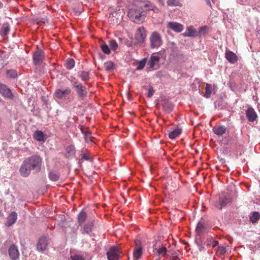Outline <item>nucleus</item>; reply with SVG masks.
<instances>
[{
  "instance_id": "nucleus-26",
  "label": "nucleus",
  "mask_w": 260,
  "mask_h": 260,
  "mask_svg": "<svg viewBox=\"0 0 260 260\" xmlns=\"http://www.w3.org/2000/svg\"><path fill=\"white\" fill-rule=\"evenodd\" d=\"M218 244V242L215 241L212 238H208L204 242V245L207 247H215Z\"/></svg>"
},
{
  "instance_id": "nucleus-27",
  "label": "nucleus",
  "mask_w": 260,
  "mask_h": 260,
  "mask_svg": "<svg viewBox=\"0 0 260 260\" xmlns=\"http://www.w3.org/2000/svg\"><path fill=\"white\" fill-rule=\"evenodd\" d=\"M78 76L84 82L87 81L89 79V73L87 72L80 71L78 72Z\"/></svg>"
},
{
  "instance_id": "nucleus-28",
  "label": "nucleus",
  "mask_w": 260,
  "mask_h": 260,
  "mask_svg": "<svg viewBox=\"0 0 260 260\" xmlns=\"http://www.w3.org/2000/svg\"><path fill=\"white\" fill-rule=\"evenodd\" d=\"M142 248H135L134 251L133 256L134 260H138L142 255Z\"/></svg>"
},
{
  "instance_id": "nucleus-1",
  "label": "nucleus",
  "mask_w": 260,
  "mask_h": 260,
  "mask_svg": "<svg viewBox=\"0 0 260 260\" xmlns=\"http://www.w3.org/2000/svg\"><path fill=\"white\" fill-rule=\"evenodd\" d=\"M42 159L38 155H33L26 158L23 162L19 171L21 175L24 177H28L31 171L35 173H38L41 169Z\"/></svg>"
},
{
  "instance_id": "nucleus-38",
  "label": "nucleus",
  "mask_w": 260,
  "mask_h": 260,
  "mask_svg": "<svg viewBox=\"0 0 260 260\" xmlns=\"http://www.w3.org/2000/svg\"><path fill=\"white\" fill-rule=\"evenodd\" d=\"M101 49H102V51L104 53H105L106 54H109L110 53V48L107 44H104L102 45L101 46Z\"/></svg>"
},
{
  "instance_id": "nucleus-50",
  "label": "nucleus",
  "mask_w": 260,
  "mask_h": 260,
  "mask_svg": "<svg viewBox=\"0 0 260 260\" xmlns=\"http://www.w3.org/2000/svg\"><path fill=\"white\" fill-rule=\"evenodd\" d=\"M205 1H206V3H207L208 5H209L210 6L211 5V3L210 2V0H205Z\"/></svg>"
},
{
  "instance_id": "nucleus-19",
  "label": "nucleus",
  "mask_w": 260,
  "mask_h": 260,
  "mask_svg": "<svg viewBox=\"0 0 260 260\" xmlns=\"http://www.w3.org/2000/svg\"><path fill=\"white\" fill-rule=\"evenodd\" d=\"M17 219V214L15 212H12L7 218V225L11 226L16 221Z\"/></svg>"
},
{
  "instance_id": "nucleus-21",
  "label": "nucleus",
  "mask_w": 260,
  "mask_h": 260,
  "mask_svg": "<svg viewBox=\"0 0 260 260\" xmlns=\"http://www.w3.org/2000/svg\"><path fill=\"white\" fill-rule=\"evenodd\" d=\"M213 131L216 135L222 136L225 133L226 127L223 125L215 126L213 128Z\"/></svg>"
},
{
  "instance_id": "nucleus-14",
  "label": "nucleus",
  "mask_w": 260,
  "mask_h": 260,
  "mask_svg": "<svg viewBox=\"0 0 260 260\" xmlns=\"http://www.w3.org/2000/svg\"><path fill=\"white\" fill-rule=\"evenodd\" d=\"M246 115L248 121L250 122H253L256 119L257 117L256 113L255 112L254 109L251 107L248 108V109L246 110Z\"/></svg>"
},
{
  "instance_id": "nucleus-48",
  "label": "nucleus",
  "mask_w": 260,
  "mask_h": 260,
  "mask_svg": "<svg viewBox=\"0 0 260 260\" xmlns=\"http://www.w3.org/2000/svg\"><path fill=\"white\" fill-rule=\"evenodd\" d=\"M86 139H90L91 138V133L88 132L85 135Z\"/></svg>"
},
{
  "instance_id": "nucleus-2",
  "label": "nucleus",
  "mask_w": 260,
  "mask_h": 260,
  "mask_svg": "<svg viewBox=\"0 0 260 260\" xmlns=\"http://www.w3.org/2000/svg\"><path fill=\"white\" fill-rule=\"evenodd\" d=\"M162 39L157 31L152 32L149 37L150 47L152 49L158 48L162 44Z\"/></svg>"
},
{
  "instance_id": "nucleus-31",
  "label": "nucleus",
  "mask_w": 260,
  "mask_h": 260,
  "mask_svg": "<svg viewBox=\"0 0 260 260\" xmlns=\"http://www.w3.org/2000/svg\"><path fill=\"white\" fill-rule=\"evenodd\" d=\"M155 250H156V252L158 255H161L162 256H165L167 254V250L166 247L165 246L161 247V248H159L158 249L155 248Z\"/></svg>"
},
{
  "instance_id": "nucleus-25",
  "label": "nucleus",
  "mask_w": 260,
  "mask_h": 260,
  "mask_svg": "<svg viewBox=\"0 0 260 260\" xmlns=\"http://www.w3.org/2000/svg\"><path fill=\"white\" fill-rule=\"evenodd\" d=\"M65 67L68 70L72 69L75 66V61L73 58H68L64 63Z\"/></svg>"
},
{
  "instance_id": "nucleus-10",
  "label": "nucleus",
  "mask_w": 260,
  "mask_h": 260,
  "mask_svg": "<svg viewBox=\"0 0 260 260\" xmlns=\"http://www.w3.org/2000/svg\"><path fill=\"white\" fill-rule=\"evenodd\" d=\"M0 93L6 98L9 99L13 98V94L10 89L2 83L0 84Z\"/></svg>"
},
{
  "instance_id": "nucleus-37",
  "label": "nucleus",
  "mask_w": 260,
  "mask_h": 260,
  "mask_svg": "<svg viewBox=\"0 0 260 260\" xmlns=\"http://www.w3.org/2000/svg\"><path fill=\"white\" fill-rule=\"evenodd\" d=\"M109 45L111 49L114 51L116 50L118 48V44L117 42L114 40L109 41Z\"/></svg>"
},
{
  "instance_id": "nucleus-52",
  "label": "nucleus",
  "mask_w": 260,
  "mask_h": 260,
  "mask_svg": "<svg viewBox=\"0 0 260 260\" xmlns=\"http://www.w3.org/2000/svg\"><path fill=\"white\" fill-rule=\"evenodd\" d=\"M3 7V4L0 2V8H2Z\"/></svg>"
},
{
  "instance_id": "nucleus-49",
  "label": "nucleus",
  "mask_w": 260,
  "mask_h": 260,
  "mask_svg": "<svg viewBox=\"0 0 260 260\" xmlns=\"http://www.w3.org/2000/svg\"><path fill=\"white\" fill-rule=\"evenodd\" d=\"M144 7V8H145V10H148V11H149V10H151V9H149V8H150V7H149V6L145 7V5Z\"/></svg>"
},
{
  "instance_id": "nucleus-3",
  "label": "nucleus",
  "mask_w": 260,
  "mask_h": 260,
  "mask_svg": "<svg viewBox=\"0 0 260 260\" xmlns=\"http://www.w3.org/2000/svg\"><path fill=\"white\" fill-rule=\"evenodd\" d=\"M128 15L133 21L138 24L142 23L146 17L144 12H140L135 9H131Z\"/></svg>"
},
{
  "instance_id": "nucleus-30",
  "label": "nucleus",
  "mask_w": 260,
  "mask_h": 260,
  "mask_svg": "<svg viewBox=\"0 0 260 260\" xmlns=\"http://www.w3.org/2000/svg\"><path fill=\"white\" fill-rule=\"evenodd\" d=\"M205 228L204 224L202 222H199L197 226L196 231L198 235L202 234L205 231Z\"/></svg>"
},
{
  "instance_id": "nucleus-5",
  "label": "nucleus",
  "mask_w": 260,
  "mask_h": 260,
  "mask_svg": "<svg viewBox=\"0 0 260 260\" xmlns=\"http://www.w3.org/2000/svg\"><path fill=\"white\" fill-rule=\"evenodd\" d=\"M44 59V52L38 47L33 55V60L35 64L41 63Z\"/></svg>"
},
{
  "instance_id": "nucleus-36",
  "label": "nucleus",
  "mask_w": 260,
  "mask_h": 260,
  "mask_svg": "<svg viewBox=\"0 0 260 260\" xmlns=\"http://www.w3.org/2000/svg\"><path fill=\"white\" fill-rule=\"evenodd\" d=\"M167 5L169 6H180V3L178 0H167Z\"/></svg>"
},
{
  "instance_id": "nucleus-43",
  "label": "nucleus",
  "mask_w": 260,
  "mask_h": 260,
  "mask_svg": "<svg viewBox=\"0 0 260 260\" xmlns=\"http://www.w3.org/2000/svg\"><path fill=\"white\" fill-rule=\"evenodd\" d=\"M163 107L166 111H170L172 110V106L170 103H165L163 104Z\"/></svg>"
},
{
  "instance_id": "nucleus-46",
  "label": "nucleus",
  "mask_w": 260,
  "mask_h": 260,
  "mask_svg": "<svg viewBox=\"0 0 260 260\" xmlns=\"http://www.w3.org/2000/svg\"><path fill=\"white\" fill-rule=\"evenodd\" d=\"M81 158L83 159L88 160L90 159L89 157L85 153H82L81 154Z\"/></svg>"
},
{
  "instance_id": "nucleus-23",
  "label": "nucleus",
  "mask_w": 260,
  "mask_h": 260,
  "mask_svg": "<svg viewBox=\"0 0 260 260\" xmlns=\"http://www.w3.org/2000/svg\"><path fill=\"white\" fill-rule=\"evenodd\" d=\"M34 138L39 142L44 141V135L42 131H36L34 135Z\"/></svg>"
},
{
  "instance_id": "nucleus-34",
  "label": "nucleus",
  "mask_w": 260,
  "mask_h": 260,
  "mask_svg": "<svg viewBox=\"0 0 260 260\" xmlns=\"http://www.w3.org/2000/svg\"><path fill=\"white\" fill-rule=\"evenodd\" d=\"M212 93V85L210 84H207L206 85V92L205 96L208 98L211 96Z\"/></svg>"
},
{
  "instance_id": "nucleus-35",
  "label": "nucleus",
  "mask_w": 260,
  "mask_h": 260,
  "mask_svg": "<svg viewBox=\"0 0 260 260\" xmlns=\"http://www.w3.org/2000/svg\"><path fill=\"white\" fill-rule=\"evenodd\" d=\"M114 64L111 61H108L104 63V68L106 71H111L113 69Z\"/></svg>"
},
{
  "instance_id": "nucleus-39",
  "label": "nucleus",
  "mask_w": 260,
  "mask_h": 260,
  "mask_svg": "<svg viewBox=\"0 0 260 260\" xmlns=\"http://www.w3.org/2000/svg\"><path fill=\"white\" fill-rule=\"evenodd\" d=\"M146 62V58H144L142 60L140 61L139 62L138 66L137 68V70H142L144 68Z\"/></svg>"
},
{
  "instance_id": "nucleus-47",
  "label": "nucleus",
  "mask_w": 260,
  "mask_h": 260,
  "mask_svg": "<svg viewBox=\"0 0 260 260\" xmlns=\"http://www.w3.org/2000/svg\"><path fill=\"white\" fill-rule=\"evenodd\" d=\"M67 151L68 152H73L74 151V148L72 146H70V147L67 148Z\"/></svg>"
},
{
  "instance_id": "nucleus-45",
  "label": "nucleus",
  "mask_w": 260,
  "mask_h": 260,
  "mask_svg": "<svg viewBox=\"0 0 260 260\" xmlns=\"http://www.w3.org/2000/svg\"><path fill=\"white\" fill-rule=\"evenodd\" d=\"M136 248H142L141 246V242L139 240H136L135 241Z\"/></svg>"
},
{
  "instance_id": "nucleus-9",
  "label": "nucleus",
  "mask_w": 260,
  "mask_h": 260,
  "mask_svg": "<svg viewBox=\"0 0 260 260\" xmlns=\"http://www.w3.org/2000/svg\"><path fill=\"white\" fill-rule=\"evenodd\" d=\"M9 256L11 260H17L19 257V252L17 247L12 244L10 246L8 250Z\"/></svg>"
},
{
  "instance_id": "nucleus-44",
  "label": "nucleus",
  "mask_w": 260,
  "mask_h": 260,
  "mask_svg": "<svg viewBox=\"0 0 260 260\" xmlns=\"http://www.w3.org/2000/svg\"><path fill=\"white\" fill-rule=\"evenodd\" d=\"M71 258L72 260H84L83 257L79 255H75L71 256Z\"/></svg>"
},
{
  "instance_id": "nucleus-16",
  "label": "nucleus",
  "mask_w": 260,
  "mask_h": 260,
  "mask_svg": "<svg viewBox=\"0 0 260 260\" xmlns=\"http://www.w3.org/2000/svg\"><path fill=\"white\" fill-rule=\"evenodd\" d=\"M160 61V57L158 56L154 55V54H153L148 62V65L149 67L151 69H154V67L156 64H157Z\"/></svg>"
},
{
  "instance_id": "nucleus-33",
  "label": "nucleus",
  "mask_w": 260,
  "mask_h": 260,
  "mask_svg": "<svg viewBox=\"0 0 260 260\" xmlns=\"http://www.w3.org/2000/svg\"><path fill=\"white\" fill-rule=\"evenodd\" d=\"M7 76L10 78H15L17 76V73L16 70H9L7 71Z\"/></svg>"
},
{
  "instance_id": "nucleus-7",
  "label": "nucleus",
  "mask_w": 260,
  "mask_h": 260,
  "mask_svg": "<svg viewBox=\"0 0 260 260\" xmlns=\"http://www.w3.org/2000/svg\"><path fill=\"white\" fill-rule=\"evenodd\" d=\"M120 251L118 249L113 246L110 248L109 250L107 252L108 260H117L119 257Z\"/></svg>"
},
{
  "instance_id": "nucleus-41",
  "label": "nucleus",
  "mask_w": 260,
  "mask_h": 260,
  "mask_svg": "<svg viewBox=\"0 0 260 260\" xmlns=\"http://www.w3.org/2000/svg\"><path fill=\"white\" fill-rule=\"evenodd\" d=\"M217 252L221 255H223L226 252V248L224 246H218L217 249Z\"/></svg>"
},
{
  "instance_id": "nucleus-22",
  "label": "nucleus",
  "mask_w": 260,
  "mask_h": 260,
  "mask_svg": "<svg viewBox=\"0 0 260 260\" xmlns=\"http://www.w3.org/2000/svg\"><path fill=\"white\" fill-rule=\"evenodd\" d=\"M181 133V129L179 128H175L172 132H169L168 133L169 137L171 139H174L178 137Z\"/></svg>"
},
{
  "instance_id": "nucleus-6",
  "label": "nucleus",
  "mask_w": 260,
  "mask_h": 260,
  "mask_svg": "<svg viewBox=\"0 0 260 260\" xmlns=\"http://www.w3.org/2000/svg\"><path fill=\"white\" fill-rule=\"evenodd\" d=\"M146 37V31L143 27H140L137 29L135 38L139 43H142Z\"/></svg>"
},
{
  "instance_id": "nucleus-51",
  "label": "nucleus",
  "mask_w": 260,
  "mask_h": 260,
  "mask_svg": "<svg viewBox=\"0 0 260 260\" xmlns=\"http://www.w3.org/2000/svg\"><path fill=\"white\" fill-rule=\"evenodd\" d=\"M205 29H206V26H205L204 27H201L200 28V31L201 32L203 30Z\"/></svg>"
},
{
  "instance_id": "nucleus-42",
  "label": "nucleus",
  "mask_w": 260,
  "mask_h": 260,
  "mask_svg": "<svg viewBox=\"0 0 260 260\" xmlns=\"http://www.w3.org/2000/svg\"><path fill=\"white\" fill-rule=\"evenodd\" d=\"M147 97L150 98L154 93V90L152 86H149L148 89Z\"/></svg>"
},
{
  "instance_id": "nucleus-4",
  "label": "nucleus",
  "mask_w": 260,
  "mask_h": 260,
  "mask_svg": "<svg viewBox=\"0 0 260 260\" xmlns=\"http://www.w3.org/2000/svg\"><path fill=\"white\" fill-rule=\"evenodd\" d=\"M73 85L74 87H75L76 92L79 98L84 99L87 96V91L86 89L81 83L77 81H75Z\"/></svg>"
},
{
  "instance_id": "nucleus-17",
  "label": "nucleus",
  "mask_w": 260,
  "mask_h": 260,
  "mask_svg": "<svg viewBox=\"0 0 260 260\" xmlns=\"http://www.w3.org/2000/svg\"><path fill=\"white\" fill-rule=\"evenodd\" d=\"M225 57L231 63H235L238 60V57L235 53L231 51H226Z\"/></svg>"
},
{
  "instance_id": "nucleus-15",
  "label": "nucleus",
  "mask_w": 260,
  "mask_h": 260,
  "mask_svg": "<svg viewBox=\"0 0 260 260\" xmlns=\"http://www.w3.org/2000/svg\"><path fill=\"white\" fill-rule=\"evenodd\" d=\"M48 245V241L45 237H42L40 238L37 244V247L39 251L45 250Z\"/></svg>"
},
{
  "instance_id": "nucleus-40",
  "label": "nucleus",
  "mask_w": 260,
  "mask_h": 260,
  "mask_svg": "<svg viewBox=\"0 0 260 260\" xmlns=\"http://www.w3.org/2000/svg\"><path fill=\"white\" fill-rule=\"evenodd\" d=\"M147 6H149L150 7L149 9H151L155 13H158L159 12V9L150 3H148L146 4L145 7H147Z\"/></svg>"
},
{
  "instance_id": "nucleus-32",
  "label": "nucleus",
  "mask_w": 260,
  "mask_h": 260,
  "mask_svg": "<svg viewBox=\"0 0 260 260\" xmlns=\"http://www.w3.org/2000/svg\"><path fill=\"white\" fill-rule=\"evenodd\" d=\"M49 178L50 180L53 181H56L58 180L59 175L58 173L54 172H50L49 174Z\"/></svg>"
},
{
  "instance_id": "nucleus-29",
  "label": "nucleus",
  "mask_w": 260,
  "mask_h": 260,
  "mask_svg": "<svg viewBox=\"0 0 260 260\" xmlns=\"http://www.w3.org/2000/svg\"><path fill=\"white\" fill-rule=\"evenodd\" d=\"M260 218V214L258 212H254L250 217V221L252 223H256Z\"/></svg>"
},
{
  "instance_id": "nucleus-8",
  "label": "nucleus",
  "mask_w": 260,
  "mask_h": 260,
  "mask_svg": "<svg viewBox=\"0 0 260 260\" xmlns=\"http://www.w3.org/2000/svg\"><path fill=\"white\" fill-rule=\"evenodd\" d=\"M81 227L80 232L83 234H89L92 231L94 226V222L93 221H88L86 223H83Z\"/></svg>"
},
{
  "instance_id": "nucleus-11",
  "label": "nucleus",
  "mask_w": 260,
  "mask_h": 260,
  "mask_svg": "<svg viewBox=\"0 0 260 260\" xmlns=\"http://www.w3.org/2000/svg\"><path fill=\"white\" fill-rule=\"evenodd\" d=\"M168 28L171 29L176 32H181L184 28L183 25L180 23L176 22H169L167 24Z\"/></svg>"
},
{
  "instance_id": "nucleus-13",
  "label": "nucleus",
  "mask_w": 260,
  "mask_h": 260,
  "mask_svg": "<svg viewBox=\"0 0 260 260\" xmlns=\"http://www.w3.org/2000/svg\"><path fill=\"white\" fill-rule=\"evenodd\" d=\"M231 202V198L229 196L221 197L219 199V203L215 204V207L219 209H221L223 207L225 206Z\"/></svg>"
},
{
  "instance_id": "nucleus-20",
  "label": "nucleus",
  "mask_w": 260,
  "mask_h": 260,
  "mask_svg": "<svg viewBox=\"0 0 260 260\" xmlns=\"http://www.w3.org/2000/svg\"><path fill=\"white\" fill-rule=\"evenodd\" d=\"M197 30L192 26H190L187 28V30L183 34L184 37H196L197 36Z\"/></svg>"
},
{
  "instance_id": "nucleus-18",
  "label": "nucleus",
  "mask_w": 260,
  "mask_h": 260,
  "mask_svg": "<svg viewBox=\"0 0 260 260\" xmlns=\"http://www.w3.org/2000/svg\"><path fill=\"white\" fill-rule=\"evenodd\" d=\"M87 218V213L84 210H82L77 216V223L78 226L82 225L83 223H84Z\"/></svg>"
},
{
  "instance_id": "nucleus-24",
  "label": "nucleus",
  "mask_w": 260,
  "mask_h": 260,
  "mask_svg": "<svg viewBox=\"0 0 260 260\" xmlns=\"http://www.w3.org/2000/svg\"><path fill=\"white\" fill-rule=\"evenodd\" d=\"M10 30V26L8 24H5L3 26L0 30V35L3 37L6 36L9 34Z\"/></svg>"
},
{
  "instance_id": "nucleus-12",
  "label": "nucleus",
  "mask_w": 260,
  "mask_h": 260,
  "mask_svg": "<svg viewBox=\"0 0 260 260\" xmlns=\"http://www.w3.org/2000/svg\"><path fill=\"white\" fill-rule=\"evenodd\" d=\"M71 92V90L69 87L67 88L64 90L57 89L55 91L54 95L58 99H62L66 95L70 94Z\"/></svg>"
}]
</instances>
